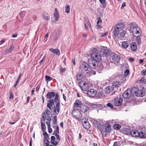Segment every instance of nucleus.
Wrapping results in <instances>:
<instances>
[{
    "instance_id": "nucleus-1",
    "label": "nucleus",
    "mask_w": 146,
    "mask_h": 146,
    "mask_svg": "<svg viewBox=\"0 0 146 146\" xmlns=\"http://www.w3.org/2000/svg\"><path fill=\"white\" fill-rule=\"evenodd\" d=\"M88 64L85 62H82L80 63V70H82V72L87 76H90L92 75H94L96 72L92 70L96 67L97 62L92 59L89 60Z\"/></svg>"
},
{
    "instance_id": "nucleus-2",
    "label": "nucleus",
    "mask_w": 146,
    "mask_h": 146,
    "mask_svg": "<svg viewBox=\"0 0 146 146\" xmlns=\"http://www.w3.org/2000/svg\"><path fill=\"white\" fill-rule=\"evenodd\" d=\"M124 28V25L122 23H119L117 24L113 27V38L119 37V32Z\"/></svg>"
},
{
    "instance_id": "nucleus-3",
    "label": "nucleus",
    "mask_w": 146,
    "mask_h": 146,
    "mask_svg": "<svg viewBox=\"0 0 146 146\" xmlns=\"http://www.w3.org/2000/svg\"><path fill=\"white\" fill-rule=\"evenodd\" d=\"M130 30L133 35L135 37L139 36L140 35V29L135 23H132L129 25Z\"/></svg>"
},
{
    "instance_id": "nucleus-4",
    "label": "nucleus",
    "mask_w": 146,
    "mask_h": 146,
    "mask_svg": "<svg viewBox=\"0 0 146 146\" xmlns=\"http://www.w3.org/2000/svg\"><path fill=\"white\" fill-rule=\"evenodd\" d=\"M72 115L74 118L78 121L82 119V114L80 111L78 109L74 110L72 112Z\"/></svg>"
},
{
    "instance_id": "nucleus-5",
    "label": "nucleus",
    "mask_w": 146,
    "mask_h": 146,
    "mask_svg": "<svg viewBox=\"0 0 146 146\" xmlns=\"http://www.w3.org/2000/svg\"><path fill=\"white\" fill-rule=\"evenodd\" d=\"M137 89V86L134 87L132 88V91H133V94H135L137 96L139 97H142L145 95V91L142 90H138Z\"/></svg>"
},
{
    "instance_id": "nucleus-6",
    "label": "nucleus",
    "mask_w": 146,
    "mask_h": 146,
    "mask_svg": "<svg viewBox=\"0 0 146 146\" xmlns=\"http://www.w3.org/2000/svg\"><path fill=\"white\" fill-rule=\"evenodd\" d=\"M58 94H55V93L54 92H49L47 93L46 94V96L48 99H51L55 97L54 101L56 102H57L58 101Z\"/></svg>"
},
{
    "instance_id": "nucleus-7",
    "label": "nucleus",
    "mask_w": 146,
    "mask_h": 146,
    "mask_svg": "<svg viewBox=\"0 0 146 146\" xmlns=\"http://www.w3.org/2000/svg\"><path fill=\"white\" fill-rule=\"evenodd\" d=\"M98 50H96L95 52L92 53L91 56L93 60L97 62H99L101 59V56L98 53Z\"/></svg>"
},
{
    "instance_id": "nucleus-8",
    "label": "nucleus",
    "mask_w": 146,
    "mask_h": 146,
    "mask_svg": "<svg viewBox=\"0 0 146 146\" xmlns=\"http://www.w3.org/2000/svg\"><path fill=\"white\" fill-rule=\"evenodd\" d=\"M133 95V92L132 91V88L131 90L130 89H127L123 94V97L127 99L131 96L132 95Z\"/></svg>"
},
{
    "instance_id": "nucleus-9",
    "label": "nucleus",
    "mask_w": 146,
    "mask_h": 146,
    "mask_svg": "<svg viewBox=\"0 0 146 146\" xmlns=\"http://www.w3.org/2000/svg\"><path fill=\"white\" fill-rule=\"evenodd\" d=\"M79 86L82 90L86 91L89 88L88 84L87 82L83 83L81 82L79 84Z\"/></svg>"
},
{
    "instance_id": "nucleus-10",
    "label": "nucleus",
    "mask_w": 146,
    "mask_h": 146,
    "mask_svg": "<svg viewBox=\"0 0 146 146\" xmlns=\"http://www.w3.org/2000/svg\"><path fill=\"white\" fill-rule=\"evenodd\" d=\"M100 53L102 55H105L106 56H108L110 53V50L106 47H103L100 50Z\"/></svg>"
},
{
    "instance_id": "nucleus-11",
    "label": "nucleus",
    "mask_w": 146,
    "mask_h": 146,
    "mask_svg": "<svg viewBox=\"0 0 146 146\" xmlns=\"http://www.w3.org/2000/svg\"><path fill=\"white\" fill-rule=\"evenodd\" d=\"M112 58L115 64L119 62L120 59V56L117 54H114L112 56Z\"/></svg>"
},
{
    "instance_id": "nucleus-12",
    "label": "nucleus",
    "mask_w": 146,
    "mask_h": 146,
    "mask_svg": "<svg viewBox=\"0 0 146 146\" xmlns=\"http://www.w3.org/2000/svg\"><path fill=\"white\" fill-rule=\"evenodd\" d=\"M97 93L96 90L93 89L89 90L87 92V95L90 97H94Z\"/></svg>"
},
{
    "instance_id": "nucleus-13",
    "label": "nucleus",
    "mask_w": 146,
    "mask_h": 146,
    "mask_svg": "<svg viewBox=\"0 0 146 146\" xmlns=\"http://www.w3.org/2000/svg\"><path fill=\"white\" fill-rule=\"evenodd\" d=\"M122 99L121 98H119L118 99H115L113 101L114 105L116 106H120L122 104Z\"/></svg>"
},
{
    "instance_id": "nucleus-14",
    "label": "nucleus",
    "mask_w": 146,
    "mask_h": 146,
    "mask_svg": "<svg viewBox=\"0 0 146 146\" xmlns=\"http://www.w3.org/2000/svg\"><path fill=\"white\" fill-rule=\"evenodd\" d=\"M82 71V73L81 74L79 72L76 75V80L79 81H82L83 80V75H86L84 73L82 72V70H81Z\"/></svg>"
},
{
    "instance_id": "nucleus-15",
    "label": "nucleus",
    "mask_w": 146,
    "mask_h": 146,
    "mask_svg": "<svg viewBox=\"0 0 146 146\" xmlns=\"http://www.w3.org/2000/svg\"><path fill=\"white\" fill-rule=\"evenodd\" d=\"M59 102H58L56 104V106H54V112L56 114L58 115L60 111V107Z\"/></svg>"
},
{
    "instance_id": "nucleus-16",
    "label": "nucleus",
    "mask_w": 146,
    "mask_h": 146,
    "mask_svg": "<svg viewBox=\"0 0 146 146\" xmlns=\"http://www.w3.org/2000/svg\"><path fill=\"white\" fill-rule=\"evenodd\" d=\"M54 16L56 21L58 20L59 18V13L56 8H55V9Z\"/></svg>"
},
{
    "instance_id": "nucleus-17",
    "label": "nucleus",
    "mask_w": 146,
    "mask_h": 146,
    "mask_svg": "<svg viewBox=\"0 0 146 146\" xmlns=\"http://www.w3.org/2000/svg\"><path fill=\"white\" fill-rule=\"evenodd\" d=\"M138 136L141 139H146V131H141L139 133Z\"/></svg>"
},
{
    "instance_id": "nucleus-18",
    "label": "nucleus",
    "mask_w": 146,
    "mask_h": 146,
    "mask_svg": "<svg viewBox=\"0 0 146 146\" xmlns=\"http://www.w3.org/2000/svg\"><path fill=\"white\" fill-rule=\"evenodd\" d=\"M121 83L119 80H115L112 84V86L114 88H116L121 85Z\"/></svg>"
},
{
    "instance_id": "nucleus-19",
    "label": "nucleus",
    "mask_w": 146,
    "mask_h": 146,
    "mask_svg": "<svg viewBox=\"0 0 146 146\" xmlns=\"http://www.w3.org/2000/svg\"><path fill=\"white\" fill-rule=\"evenodd\" d=\"M82 123L84 127L86 129H89L90 127V124L87 120L82 121Z\"/></svg>"
},
{
    "instance_id": "nucleus-20",
    "label": "nucleus",
    "mask_w": 146,
    "mask_h": 146,
    "mask_svg": "<svg viewBox=\"0 0 146 146\" xmlns=\"http://www.w3.org/2000/svg\"><path fill=\"white\" fill-rule=\"evenodd\" d=\"M130 135L133 137H138L139 135V132L137 130H133L131 131Z\"/></svg>"
},
{
    "instance_id": "nucleus-21",
    "label": "nucleus",
    "mask_w": 146,
    "mask_h": 146,
    "mask_svg": "<svg viewBox=\"0 0 146 146\" xmlns=\"http://www.w3.org/2000/svg\"><path fill=\"white\" fill-rule=\"evenodd\" d=\"M49 50L57 56H59L60 54V51L58 49H54L52 48H50L49 49Z\"/></svg>"
},
{
    "instance_id": "nucleus-22",
    "label": "nucleus",
    "mask_w": 146,
    "mask_h": 146,
    "mask_svg": "<svg viewBox=\"0 0 146 146\" xmlns=\"http://www.w3.org/2000/svg\"><path fill=\"white\" fill-rule=\"evenodd\" d=\"M80 110L83 112L85 113L88 110V108L86 105L82 104L80 107Z\"/></svg>"
},
{
    "instance_id": "nucleus-23",
    "label": "nucleus",
    "mask_w": 146,
    "mask_h": 146,
    "mask_svg": "<svg viewBox=\"0 0 146 146\" xmlns=\"http://www.w3.org/2000/svg\"><path fill=\"white\" fill-rule=\"evenodd\" d=\"M131 130L128 128H124L123 130V133L127 135L130 134Z\"/></svg>"
},
{
    "instance_id": "nucleus-24",
    "label": "nucleus",
    "mask_w": 146,
    "mask_h": 146,
    "mask_svg": "<svg viewBox=\"0 0 146 146\" xmlns=\"http://www.w3.org/2000/svg\"><path fill=\"white\" fill-rule=\"evenodd\" d=\"M131 50L133 51L136 50L137 49V45L135 42H132L130 44Z\"/></svg>"
},
{
    "instance_id": "nucleus-25",
    "label": "nucleus",
    "mask_w": 146,
    "mask_h": 146,
    "mask_svg": "<svg viewBox=\"0 0 146 146\" xmlns=\"http://www.w3.org/2000/svg\"><path fill=\"white\" fill-rule=\"evenodd\" d=\"M48 101L49 102L47 103V107L51 110L52 106L54 104V100L53 99H51L49 100Z\"/></svg>"
},
{
    "instance_id": "nucleus-26",
    "label": "nucleus",
    "mask_w": 146,
    "mask_h": 146,
    "mask_svg": "<svg viewBox=\"0 0 146 146\" xmlns=\"http://www.w3.org/2000/svg\"><path fill=\"white\" fill-rule=\"evenodd\" d=\"M105 131L107 132H109L111 130L110 125L108 123H106L105 125Z\"/></svg>"
},
{
    "instance_id": "nucleus-27",
    "label": "nucleus",
    "mask_w": 146,
    "mask_h": 146,
    "mask_svg": "<svg viewBox=\"0 0 146 146\" xmlns=\"http://www.w3.org/2000/svg\"><path fill=\"white\" fill-rule=\"evenodd\" d=\"M82 104V102L79 100H76L74 103V106L76 107H80Z\"/></svg>"
},
{
    "instance_id": "nucleus-28",
    "label": "nucleus",
    "mask_w": 146,
    "mask_h": 146,
    "mask_svg": "<svg viewBox=\"0 0 146 146\" xmlns=\"http://www.w3.org/2000/svg\"><path fill=\"white\" fill-rule=\"evenodd\" d=\"M42 16L44 19L46 21H48L50 19V17L47 13H44L42 14Z\"/></svg>"
},
{
    "instance_id": "nucleus-29",
    "label": "nucleus",
    "mask_w": 146,
    "mask_h": 146,
    "mask_svg": "<svg viewBox=\"0 0 146 146\" xmlns=\"http://www.w3.org/2000/svg\"><path fill=\"white\" fill-rule=\"evenodd\" d=\"M121 46L124 48H127L129 46V44L127 41H123L121 44Z\"/></svg>"
},
{
    "instance_id": "nucleus-30",
    "label": "nucleus",
    "mask_w": 146,
    "mask_h": 146,
    "mask_svg": "<svg viewBox=\"0 0 146 146\" xmlns=\"http://www.w3.org/2000/svg\"><path fill=\"white\" fill-rule=\"evenodd\" d=\"M113 87L108 86L106 88V92L107 93H110L112 92V91L113 90Z\"/></svg>"
},
{
    "instance_id": "nucleus-31",
    "label": "nucleus",
    "mask_w": 146,
    "mask_h": 146,
    "mask_svg": "<svg viewBox=\"0 0 146 146\" xmlns=\"http://www.w3.org/2000/svg\"><path fill=\"white\" fill-rule=\"evenodd\" d=\"M70 11V6L66 5L65 6V11L67 13H69Z\"/></svg>"
},
{
    "instance_id": "nucleus-32",
    "label": "nucleus",
    "mask_w": 146,
    "mask_h": 146,
    "mask_svg": "<svg viewBox=\"0 0 146 146\" xmlns=\"http://www.w3.org/2000/svg\"><path fill=\"white\" fill-rule=\"evenodd\" d=\"M139 83L141 84H146V79L144 77L141 78L139 80Z\"/></svg>"
},
{
    "instance_id": "nucleus-33",
    "label": "nucleus",
    "mask_w": 146,
    "mask_h": 146,
    "mask_svg": "<svg viewBox=\"0 0 146 146\" xmlns=\"http://www.w3.org/2000/svg\"><path fill=\"white\" fill-rule=\"evenodd\" d=\"M41 128L42 131H44L46 130V126L44 123H43L42 122H41Z\"/></svg>"
},
{
    "instance_id": "nucleus-34",
    "label": "nucleus",
    "mask_w": 146,
    "mask_h": 146,
    "mask_svg": "<svg viewBox=\"0 0 146 146\" xmlns=\"http://www.w3.org/2000/svg\"><path fill=\"white\" fill-rule=\"evenodd\" d=\"M113 128L115 129H119L121 127V126L118 124H115L113 125Z\"/></svg>"
},
{
    "instance_id": "nucleus-35",
    "label": "nucleus",
    "mask_w": 146,
    "mask_h": 146,
    "mask_svg": "<svg viewBox=\"0 0 146 146\" xmlns=\"http://www.w3.org/2000/svg\"><path fill=\"white\" fill-rule=\"evenodd\" d=\"M52 121L54 124L56 125V123L57 121V118L56 116H54L53 117L52 119Z\"/></svg>"
},
{
    "instance_id": "nucleus-36",
    "label": "nucleus",
    "mask_w": 146,
    "mask_h": 146,
    "mask_svg": "<svg viewBox=\"0 0 146 146\" xmlns=\"http://www.w3.org/2000/svg\"><path fill=\"white\" fill-rule=\"evenodd\" d=\"M103 94L101 92H100L97 93L96 97L98 98H100L103 97Z\"/></svg>"
},
{
    "instance_id": "nucleus-37",
    "label": "nucleus",
    "mask_w": 146,
    "mask_h": 146,
    "mask_svg": "<svg viewBox=\"0 0 146 146\" xmlns=\"http://www.w3.org/2000/svg\"><path fill=\"white\" fill-rule=\"evenodd\" d=\"M46 80L47 82L49 81H50L52 80V79L50 76L46 75L45 76Z\"/></svg>"
},
{
    "instance_id": "nucleus-38",
    "label": "nucleus",
    "mask_w": 146,
    "mask_h": 146,
    "mask_svg": "<svg viewBox=\"0 0 146 146\" xmlns=\"http://www.w3.org/2000/svg\"><path fill=\"white\" fill-rule=\"evenodd\" d=\"M125 36V34L124 32H122L119 34V36L117 38H123Z\"/></svg>"
},
{
    "instance_id": "nucleus-39",
    "label": "nucleus",
    "mask_w": 146,
    "mask_h": 146,
    "mask_svg": "<svg viewBox=\"0 0 146 146\" xmlns=\"http://www.w3.org/2000/svg\"><path fill=\"white\" fill-rule=\"evenodd\" d=\"M94 123L97 125L98 127L99 128L101 127V125L99 123V122L96 120L94 121Z\"/></svg>"
},
{
    "instance_id": "nucleus-40",
    "label": "nucleus",
    "mask_w": 146,
    "mask_h": 146,
    "mask_svg": "<svg viewBox=\"0 0 146 146\" xmlns=\"http://www.w3.org/2000/svg\"><path fill=\"white\" fill-rule=\"evenodd\" d=\"M84 19H85L86 23L89 26V27H91V25L88 19H87V18H84Z\"/></svg>"
},
{
    "instance_id": "nucleus-41",
    "label": "nucleus",
    "mask_w": 146,
    "mask_h": 146,
    "mask_svg": "<svg viewBox=\"0 0 146 146\" xmlns=\"http://www.w3.org/2000/svg\"><path fill=\"white\" fill-rule=\"evenodd\" d=\"M129 74V71L128 70H126L124 72V75L125 76H127Z\"/></svg>"
},
{
    "instance_id": "nucleus-42",
    "label": "nucleus",
    "mask_w": 146,
    "mask_h": 146,
    "mask_svg": "<svg viewBox=\"0 0 146 146\" xmlns=\"http://www.w3.org/2000/svg\"><path fill=\"white\" fill-rule=\"evenodd\" d=\"M50 109L49 110L48 109H47L46 110H45V112L46 114L48 115H49L50 114Z\"/></svg>"
},
{
    "instance_id": "nucleus-43",
    "label": "nucleus",
    "mask_w": 146,
    "mask_h": 146,
    "mask_svg": "<svg viewBox=\"0 0 146 146\" xmlns=\"http://www.w3.org/2000/svg\"><path fill=\"white\" fill-rule=\"evenodd\" d=\"M46 55L44 56L42 59L39 62V64H42V63L43 62H44L45 61L46 59Z\"/></svg>"
},
{
    "instance_id": "nucleus-44",
    "label": "nucleus",
    "mask_w": 146,
    "mask_h": 146,
    "mask_svg": "<svg viewBox=\"0 0 146 146\" xmlns=\"http://www.w3.org/2000/svg\"><path fill=\"white\" fill-rule=\"evenodd\" d=\"M141 74L143 76L146 75V70L144 69L141 72Z\"/></svg>"
},
{
    "instance_id": "nucleus-45",
    "label": "nucleus",
    "mask_w": 146,
    "mask_h": 146,
    "mask_svg": "<svg viewBox=\"0 0 146 146\" xmlns=\"http://www.w3.org/2000/svg\"><path fill=\"white\" fill-rule=\"evenodd\" d=\"M136 37H137V38H136L137 42V43L138 44H140L141 42V39L139 37V36Z\"/></svg>"
},
{
    "instance_id": "nucleus-46",
    "label": "nucleus",
    "mask_w": 146,
    "mask_h": 146,
    "mask_svg": "<svg viewBox=\"0 0 146 146\" xmlns=\"http://www.w3.org/2000/svg\"><path fill=\"white\" fill-rule=\"evenodd\" d=\"M102 21L101 20V19L100 17H98L97 19V24L98 26L99 24L100 23H101Z\"/></svg>"
},
{
    "instance_id": "nucleus-47",
    "label": "nucleus",
    "mask_w": 146,
    "mask_h": 146,
    "mask_svg": "<svg viewBox=\"0 0 146 146\" xmlns=\"http://www.w3.org/2000/svg\"><path fill=\"white\" fill-rule=\"evenodd\" d=\"M50 142L52 144L54 145H56L58 144V143L56 141H51Z\"/></svg>"
},
{
    "instance_id": "nucleus-48",
    "label": "nucleus",
    "mask_w": 146,
    "mask_h": 146,
    "mask_svg": "<svg viewBox=\"0 0 146 146\" xmlns=\"http://www.w3.org/2000/svg\"><path fill=\"white\" fill-rule=\"evenodd\" d=\"M43 135L44 136V137L45 139H47L48 137V134L46 133V132H45L43 133Z\"/></svg>"
},
{
    "instance_id": "nucleus-49",
    "label": "nucleus",
    "mask_w": 146,
    "mask_h": 146,
    "mask_svg": "<svg viewBox=\"0 0 146 146\" xmlns=\"http://www.w3.org/2000/svg\"><path fill=\"white\" fill-rule=\"evenodd\" d=\"M107 106L109 107L110 108H113V105L110 103H108L107 104Z\"/></svg>"
},
{
    "instance_id": "nucleus-50",
    "label": "nucleus",
    "mask_w": 146,
    "mask_h": 146,
    "mask_svg": "<svg viewBox=\"0 0 146 146\" xmlns=\"http://www.w3.org/2000/svg\"><path fill=\"white\" fill-rule=\"evenodd\" d=\"M54 131L58 133H59V128L58 126H56Z\"/></svg>"
},
{
    "instance_id": "nucleus-51",
    "label": "nucleus",
    "mask_w": 146,
    "mask_h": 146,
    "mask_svg": "<svg viewBox=\"0 0 146 146\" xmlns=\"http://www.w3.org/2000/svg\"><path fill=\"white\" fill-rule=\"evenodd\" d=\"M21 73H20V74L19 75V77L17 79V80L16 81L15 83H18L19 82V81L20 79V78H21Z\"/></svg>"
},
{
    "instance_id": "nucleus-52",
    "label": "nucleus",
    "mask_w": 146,
    "mask_h": 146,
    "mask_svg": "<svg viewBox=\"0 0 146 146\" xmlns=\"http://www.w3.org/2000/svg\"><path fill=\"white\" fill-rule=\"evenodd\" d=\"M48 132L49 133H50L52 132V129L50 127H48Z\"/></svg>"
},
{
    "instance_id": "nucleus-53",
    "label": "nucleus",
    "mask_w": 146,
    "mask_h": 146,
    "mask_svg": "<svg viewBox=\"0 0 146 146\" xmlns=\"http://www.w3.org/2000/svg\"><path fill=\"white\" fill-rule=\"evenodd\" d=\"M13 47H14L13 45L11 46L9 49L8 50V52H10L12 51L13 50Z\"/></svg>"
},
{
    "instance_id": "nucleus-54",
    "label": "nucleus",
    "mask_w": 146,
    "mask_h": 146,
    "mask_svg": "<svg viewBox=\"0 0 146 146\" xmlns=\"http://www.w3.org/2000/svg\"><path fill=\"white\" fill-rule=\"evenodd\" d=\"M42 119L44 121L45 119V116L46 115L45 113H43L42 115Z\"/></svg>"
},
{
    "instance_id": "nucleus-55",
    "label": "nucleus",
    "mask_w": 146,
    "mask_h": 146,
    "mask_svg": "<svg viewBox=\"0 0 146 146\" xmlns=\"http://www.w3.org/2000/svg\"><path fill=\"white\" fill-rule=\"evenodd\" d=\"M65 70L66 69L64 68H61L60 69V72L61 73L63 72H64L65 71Z\"/></svg>"
},
{
    "instance_id": "nucleus-56",
    "label": "nucleus",
    "mask_w": 146,
    "mask_h": 146,
    "mask_svg": "<svg viewBox=\"0 0 146 146\" xmlns=\"http://www.w3.org/2000/svg\"><path fill=\"white\" fill-rule=\"evenodd\" d=\"M55 136L56 137V139L58 141H59L60 140V137L59 135H56Z\"/></svg>"
},
{
    "instance_id": "nucleus-57",
    "label": "nucleus",
    "mask_w": 146,
    "mask_h": 146,
    "mask_svg": "<svg viewBox=\"0 0 146 146\" xmlns=\"http://www.w3.org/2000/svg\"><path fill=\"white\" fill-rule=\"evenodd\" d=\"M40 88V86L39 85H38L36 89V91L37 92H38L39 91Z\"/></svg>"
},
{
    "instance_id": "nucleus-58",
    "label": "nucleus",
    "mask_w": 146,
    "mask_h": 146,
    "mask_svg": "<svg viewBox=\"0 0 146 146\" xmlns=\"http://www.w3.org/2000/svg\"><path fill=\"white\" fill-rule=\"evenodd\" d=\"M55 137L53 136H52L51 137V141H55Z\"/></svg>"
},
{
    "instance_id": "nucleus-59",
    "label": "nucleus",
    "mask_w": 146,
    "mask_h": 146,
    "mask_svg": "<svg viewBox=\"0 0 146 146\" xmlns=\"http://www.w3.org/2000/svg\"><path fill=\"white\" fill-rule=\"evenodd\" d=\"M46 125H47L48 127H50V121H49L48 122H46Z\"/></svg>"
},
{
    "instance_id": "nucleus-60",
    "label": "nucleus",
    "mask_w": 146,
    "mask_h": 146,
    "mask_svg": "<svg viewBox=\"0 0 146 146\" xmlns=\"http://www.w3.org/2000/svg\"><path fill=\"white\" fill-rule=\"evenodd\" d=\"M101 4H104L105 2V0H99Z\"/></svg>"
},
{
    "instance_id": "nucleus-61",
    "label": "nucleus",
    "mask_w": 146,
    "mask_h": 146,
    "mask_svg": "<svg viewBox=\"0 0 146 146\" xmlns=\"http://www.w3.org/2000/svg\"><path fill=\"white\" fill-rule=\"evenodd\" d=\"M46 119L49 121H50L51 120V118L49 116H48L46 118Z\"/></svg>"
},
{
    "instance_id": "nucleus-62",
    "label": "nucleus",
    "mask_w": 146,
    "mask_h": 146,
    "mask_svg": "<svg viewBox=\"0 0 146 146\" xmlns=\"http://www.w3.org/2000/svg\"><path fill=\"white\" fill-rule=\"evenodd\" d=\"M60 34V31H58V32H57L56 33V36L59 37V35Z\"/></svg>"
},
{
    "instance_id": "nucleus-63",
    "label": "nucleus",
    "mask_w": 146,
    "mask_h": 146,
    "mask_svg": "<svg viewBox=\"0 0 146 146\" xmlns=\"http://www.w3.org/2000/svg\"><path fill=\"white\" fill-rule=\"evenodd\" d=\"M13 95L12 93H10V96L9 97V98L10 99H13Z\"/></svg>"
},
{
    "instance_id": "nucleus-64",
    "label": "nucleus",
    "mask_w": 146,
    "mask_h": 146,
    "mask_svg": "<svg viewBox=\"0 0 146 146\" xmlns=\"http://www.w3.org/2000/svg\"><path fill=\"white\" fill-rule=\"evenodd\" d=\"M125 6V3L124 2L122 4L121 6V9H123Z\"/></svg>"
}]
</instances>
